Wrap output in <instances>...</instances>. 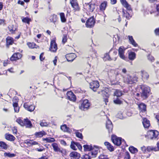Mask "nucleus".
<instances>
[{
    "label": "nucleus",
    "mask_w": 159,
    "mask_h": 159,
    "mask_svg": "<svg viewBox=\"0 0 159 159\" xmlns=\"http://www.w3.org/2000/svg\"><path fill=\"white\" fill-rule=\"evenodd\" d=\"M140 88L142 90L141 92V97L143 99L147 98L150 94V88L145 85H141Z\"/></svg>",
    "instance_id": "nucleus-1"
},
{
    "label": "nucleus",
    "mask_w": 159,
    "mask_h": 159,
    "mask_svg": "<svg viewBox=\"0 0 159 159\" xmlns=\"http://www.w3.org/2000/svg\"><path fill=\"white\" fill-rule=\"evenodd\" d=\"M16 121L21 126H25L26 127L28 128H31L32 126L31 122L28 119H24V120H22L18 119Z\"/></svg>",
    "instance_id": "nucleus-2"
},
{
    "label": "nucleus",
    "mask_w": 159,
    "mask_h": 159,
    "mask_svg": "<svg viewBox=\"0 0 159 159\" xmlns=\"http://www.w3.org/2000/svg\"><path fill=\"white\" fill-rule=\"evenodd\" d=\"M138 77L135 76L128 75L124 80V82L127 84H132L137 81Z\"/></svg>",
    "instance_id": "nucleus-3"
},
{
    "label": "nucleus",
    "mask_w": 159,
    "mask_h": 159,
    "mask_svg": "<svg viewBox=\"0 0 159 159\" xmlns=\"http://www.w3.org/2000/svg\"><path fill=\"white\" fill-rule=\"evenodd\" d=\"M158 132L157 130H151L147 133L148 138L151 139H155L158 135Z\"/></svg>",
    "instance_id": "nucleus-4"
},
{
    "label": "nucleus",
    "mask_w": 159,
    "mask_h": 159,
    "mask_svg": "<svg viewBox=\"0 0 159 159\" xmlns=\"http://www.w3.org/2000/svg\"><path fill=\"white\" fill-rule=\"evenodd\" d=\"M117 54V52H114L111 57L108 54L106 53L103 59L105 61L108 60L109 61L113 60L115 61L116 59Z\"/></svg>",
    "instance_id": "nucleus-5"
},
{
    "label": "nucleus",
    "mask_w": 159,
    "mask_h": 159,
    "mask_svg": "<svg viewBox=\"0 0 159 159\" xmlns=\"http://www.w3.org/2000/svg\"><path fill=\"white\" fill-rule=\"evenodd\" d=\"M111 140L114 144L116 146H119L121 144L122 138L120 137L113 135L111 136Z\"/></svg>",
    "instance_id": "nucleus-6"
},
{
    "label": "nucleus",
    "mask_w": 159,
    "mask_h": 159,
    "mask_svg": "<svg viewBox=\"0 0 159 159\" xmlns=\"http://www.w3.org/2000/svg\"><path fill=\"white\" fill-rule=\"evenodd\" d=\"M89 106L90 104L88 100L85 99L84 100L81 105L79 106V108L81 110L84 111L87 109Z\"/></svg>",
    "instance_id": "nucleus-7"
},
{
    "label": "nucleus",
    "mask_w": 159,
    "mask_h": 159,
    "mask_svg": "<svg viewBox=\"0 0 159 159\" xmlns=\"http://www.w3.org/2000/svg\"><path fill=\"white\" fill-rule=\"evenodd\" d=\"M138 107L140 110V115H145L146 113V105L144 103H141L138 105Z\"/></svg>",
    "instance_id": "nucleus-8"
},
{
    "label": "nucleus",
    "mask_w": 159,
    "mask_h": 159,
    "mask_svg": "<svg viewBox=\"0 0 159 159\" xmlns=\"http://www.w3.org/2000/svg\"><path fill=\"white\" fill-rule=\"evenodd\" d=\"M99 86V82L97 81H92L90 83V88L93 91H96Z\"/></svg>",
    "instance_id": "nucleus-9"
},
{
    "label": "nucleus",
    "mask_w": 159,
    "mask_h": 159,
    "mask_svg": "<svg viewBox=\"0 0 159 159\" xmlns=\"http://www.w3.org/2000/svg\"><path fill=\"white\" fill-rule=\"evenodd\" d=\"M95 23V21L93 17L88 19L86 22V25L87 27L92 28L93 27Z\"/></svg>",
    "instance_id": "nucleus-10"
},
{
    "label": "nucleus",
    "mask_w": 159,
    "mask_h": 159,
    "mask_svg": "<svg viewBox=\"0 0 159 159\" xmlns=\"http://www.w3.org/2000/svg\"><path fill=\"white\" fill-rule=\"evenodd\" d=\"M126 49V48H125L124 47L121 46L118 49L119 55L120 58L123 60H125L126 58L124 55L125 51Z\"/></svg>",
    "instance_id": "nucleus-11"
},
{
    "label": "nucleus",
    "mask_w": 159,
    "mask_h": 159,
    "mask_svg": "<svg viewBox=\"0 0 159 159\" xmlns=\"http://www.w3.org/2000/svg\"><path fill=\"white\" fill-rule=\"evenodd\" d=\"M70 3L75 11H78L80 10V8L77 0H72L70 1Z\"/></svg>",
    "instance_id": "nucleus-12"
},
{
    "label": "nucleus",
    "mask_w": 159,
    "mask_h": 159,
    "mask_svg": "<svg viewBox=\"0 0 159 159\" xmlns=\"http://www.w3.org/2000/svg\"><path fill=\"white\" fill-rule=\"evenodd\" d=\"M57 46L54 40H52L51 42L50 46L49 48V50L54 52H56L57 49Z\"/></svg>",
    "instance_id": "nucleus-13"
},
{
    "label": "nucleus",
    "mask_w": 159,
    "mask_h": 159,
    "mask_svg": "<svg viewBox=\"0 0 159 159\" xmlns=\"http://www.w3.org/2000/svg\"><path fill=\"white\" fill-rule=\"evenodd\" d=\"M66 95L68 98L70 100L73 101H75L76 100V96L71 91L67 92Z\"/></svg>",
    "instance_id": "nucleus-14"
},
{
    "label": "nucleus",
    "mask_w": 159,
    "mask_h": 159,
    "mask_svg": "<svg viewBox=\"0 0 159 159\" xmlns=\"http://www.w3.org/2000/svg\"><path fill=\"white\" fill-rule=\"evenodd\" d=\"M22 57V55L19 52L15 53L11 57L10 60L11 61H16L20 59Z\"/></svg>",
    "instance_id": "nucleus-15"
},
{
    "label": "nucleus",
    "mask_w": 159,
    "mask_h": 159,
    "mask_svg": "<svg viewBox=\"0 0 159 159\" xmlns=\"http://www.w3.org/2000/svg\"><path fill=\"white\" fill-rule=\"evenodd\" d=\"M70 159H79L80 154L76 152H73L70 153Z\"/></svg>",
    "instance_id": "nucleus-16"
},
{
    "label": "nucleus",
    "mask_w": 159,
    "mask_h": 159,
    "mask_svg": "<svg viewBox=\"0 0 159 159\" xmlns=\"http://www.w3.org/2000/svg\"><path fill=\"white\" fill-rule=\"evenodd\" d=\"M76 57V55L73 53H70L66 56V59L68 61H72Z\"/></svg>",
    "instance_id": "nucleus-17"
},
{
    "label": "nucleus",
    "mask_w": 159,
    "mask_h": 159,
    "mask_svg": "<svg viewBox=\"0 0 159 159\" xmlns=\"http://www.w3.org/2000/svg\"><path fill=\"white\" fill-rule=\"evenodd\" d=\"M106 127L109 133L112 132L113 129V125L109 119L107 120L106 122Z\"/></svg>",
    "instance_id": "nucleus-18"
},
{
    "label": "nucleus",
    "mask_w": 159,
    "mask_h": 159,
    "mask_svg": "<svg viewBox=\"0 0 159 159\" xmlns=\"http://www.w3.org/2000/svg\"><path fill=\"white\" fill-rule=\"evenodd\" d=\"M142 79L143 80H148L149 77V75L148 73L145 70H141L140 71Z\"/></svg>",
    "instance_id": "nucleus-19"
},
{
    "label": "nucleus",
    "mask_w": 159,
    "mask_h": 159,
    "mask_svg": "<svg viewBox=\"0 0 159 159\" xmlns=\"http://www.w3.org/2000/svg\"><path fill=\"white\" fill-rule=\"evenodd\" d=\"M24 107L26 110L30 112L33 111L35 109V106L34 105H28L27 103L24 104Z\"/></svg>",
    "instance_id": "nucleus-20"
},
{
    "label": "nucleus",
    "mask_w": 159,
    "mask_h": 159,
    "mask_svg": "<svg viewBox=\"0 0 159 159\" xmlns=\"http://www.w3.org/2000/svg\"><path fill=\"white\" fill-rule=\"evenodd\" d=\"M52 146L53 148L54 151L56 152H60L62 153V151L61 150L60 148L59 147V146L58 144L56 143H53L52 144Z\"/></svg>",
    "instance_id": "nucleus-21"
},
{
    "label": "nucleus",
    "mask_w": 159,
    "mask_h": 159,
    "mask_svg": "<svg viewBox=\"0 0 159 159\" xmlns=\"http://www.w3.org/2000/svg\"><path fill=\"white\" fill-rule=\"evenodd\" d=\"M120 1L122 5L127 10L129 11L131 10L130 5L127 3L126 0H120Z\"/></svg>",
    "instance_id": "nucleus-22"
},
{
    "label": "nucleus",
    "mask_w": 159,
    "mask_h": 159,
    "mask_svg": "<svg viewBox=\"0 0 159 159\" xmlns=\"http://www.w3.org/2000/svg\"><path fill=\"white\" fill-rule=\"evenodd\" d=\"M102 93L104 98V101L105 102L106 104H107V102H108V98L109 97V94L104 91H102Z\"/></svg>",
    "instance_id": "nucleus-23"
},
{
    "label": "nucleus",
    "mask_w": 159,
    "mask_h": 159,
    "mask_svg": "<svg viewBox=\"0 0 159 159\" xmlns=\"http://www.w3.org/2000/svg\"><path fill=\"white\" fill-rule=\"evenodd\" d=\"M91 150H92V151L91 152H89V155L92 156V157H96L98 154V148H96L95 149L92 148Z\"/></svg>",
    "instance_id": "nucleus-24"
},
{
    "label": "nucleus",
    "mask_w": 159,
    "mask_h": 159,
    "mask_svg": "<svg viewBox=\"0 0 159 159\" xmlns=\"http://www.w3.org/2000/svg\"><path fill=\"white\" fill-rule=\"evenodd\" d=\"M104 144L106 146L107 149L110 151L112 152L114 150V147L108 142H105Z\"/></svg>",
    "instance_id": "nucleus-25"
},
{
    "label": "nucleus",
    "mask_w": 159,
    "mask_h": 159,
    "mask_svg": "<svg viewBox=\"0 0 159 159\" xmlns=\"http://www.w3.org/2000/svg\"><path fill=\"white\" fill-rule=\"evenodd\" d=\"M142 123L144 127L145 128H148L150 125L149 121L146 118H143Z\"/></svg>",
    "instance_id": "nucleus-26"
},
{
    "label": "nucleus",
    "mask_w": 159,
    "mask_h": 159,
    "mask_svg": "<svg viewBox=\"0 0 159 159\" xmlns=\"http://www.w3.org/2000/svg\"><path fill=\"white\" fill-rule=\"evenodd\" d=\"M25 143L27 144L29 146L35 145L39 144L38 143H37V142L34 141L33 140H25Z\"/></svg>",
    "instance_id": "nucleus-27"
},
{
    "label": "nucleus",
    "mask_w": 159,
    "mask_h": 159,
    "mask_svg": "<svg viewBox=\"0 0 159 159\" xmlns=\"http://www.w3.org/2000/svg\"><path fill=\"white\" fill-rule=\"evenodd\" d=\"M128 38L129 39V42L133 45L135 47H137L138 46V44L136 43L132 36L129 35L128 36Z\"/></svg>",
    "instance_id": "nucleus-28"
},
{
    "label": "nucleus",
    "mask_w": 159,
    "mask_h": 159,
    "mask_svg": "<svg viewBox=\"0 0 159 159\" xmlns=\"http://www.w3.org/2000/svg\"><path fill=\"white\" fill-rule=\"evenodd\" d=\"M5 137L6 139L11 141H13L16 139L13 135L10 134H6Z\"/></svg>",
    "instance_id": "nucleus-29"
},
{
    "label": "nucleus",
    "mask_w": 159,
    "mask_h": 159,
    "mask_svg": "<svg viewBox=\"0 0 159 159\" xmlns=\"http://www.w3.org/2000/svg\"><path fill=\"white\" fill-rule=\"evenodd\" d=\"M61 129L64 132H66L68 133H70L71 130L69 127H67L66 125H64L61 126Z\"/></svg>",
    "instance_id": "nucleus-30"
},
{
    "label": "nucleus",
    "mask_w": 159,
    "mask_h": 159,
    "mask_svg": "<svg viewBox=\"0 0 159 159\" xmlns=\"http://www.w3.org/2000/svg\"><path fill=\"white\" fill-rule=\"evenodd\" d=\"M7 47L8 48L9 45H12L14 42V41L12 38L8 37L6 39Z\"/></svg>",
    "instance_id": "nucleus-31"
},
{
    "label": "nucleus",
    "mask_w": 159,
    "mask_h": 159,
    "mask_svg": "<svg viewBox=\"0 0 159 159\" xmlns=\"http://www.w3.org/2000/svg\"><path fill=\"white\" fill-rule=\"evenodd\" d=\"M128 56L130 60H133L135 58L136 54L134 52H131L129 53Z\"/></svg>",
    "instance_id": "nucleus-32"
},
{
    "label": "nucleus",
    "mask_w": 159,
    "mask_h": 159,
    "mask_svg": "<svg viewBox=\"0 0 159 159\" xmlns=\"http://www.w3.org/2000/svg\"><path fill=\"white\" fill-rule=\"evenodd\" d=\"M129 150L131 153L133 154H135L136 153L138 152V149L132 146H130L129 147Z\"/></svg>",
    "instance_id": "nucleus-33"
},
{
    "label": "nucleus",
    "mask_w": 159,
    "mask_h": 159,
    "mask_svg": "<svg viewBox=\"0 0 159 159\" xmlns=\"http://www.w3.org/2000/svg\"><path fill=\"white\" fill-rule=\"evenodd\" d=\"M107 5V2L104 1L102 3L100 7V9L101 11H104Z\"/></svg>",
    "instance_id": "nucleus-34"
},
{
    "label": "nucleus",
    "mask_w": 159,
    "mask_h": 159,
    "mask_svg": "<svg viewBox=\"0 0 159 159\" xmlns=\"http://www.w3.org/2000/svg\"><path fill=\"white\" fill-rule=\"evenodd\" d=\"M60 15L61 21L63 23L65 22L66 21V19L65 17L64 13L62 12L60 13Z\"/></svg>",
    "instance_id": "nucleus-35"
},
{
    "label": "nucleus",
    "mask_w": 159,
    "mask_h": 159,
    "mask_svg": "<svg viewBox=\"0 0 159 159\" xmlns=\"http://www.w3.org/2000/svg\"><path fill=\"white\" fill-rule=\"evenodd\" d=\"M87 6L90 11H93L95 8L94 4L88 3Z\"/></svg>",
    "instance_id": "nucleus-36"
},
{
    "label": "nucleus",
    "mask_w": 159,
    "mask_h": 159,
    "mask_svg": "<svg viewBox=\"0 0 159 159\" xmlns=\"http://www.w3.org/2000/svg\"><path fill=\"white\" fill-rule=\"evenodd\" d=\"M122 94L121 91L119 90L116 89L114 92V95L116 96L117 97L121 96Z\"/></svg>",
    "instance_id": "nucleus-37"
},
{
    "label": "nucleus",
    "mask_w": 159,
    "mask_h": 159,
    "mask_svg": "<svg viewBox=\"0 0 159 159\" xmlns=\"http://www.w3.org/2000/svg\"><path fill=\"white\" fill-rule=\"evenodd\" d=\"M44 141H46L48 143H52L55 141V139L53 138L48 137L43 139Z\"/></svg>",
    "instance_id": "nucleus-38"
},
{
    "label": "nucleus",
    "mask_w": 159,
    "mask_h": 159,
    "mask_svg": "<svg viewBox=\"0 0 159 159\" xmlns=\"http://www.w3.org/2000/svg\"><path fill=\"white\" fill-rule=\"evenodd\" d=\"M84 151H90L92 149V147L91 145H84L83 146Z\"/></svg>",
    "instance_id": "nucleus-39"
},
{
    "label": "nucleus",
    "mask_w": 159,
    "mask_h": 159,
    "mask_svg": "<svg viewBox=\"0 0 159 159\" xmlns=\"http://www.w3.org/2000/svg\"><path fill=\"white\" fill-rule=\"evenodd\" d=\"M147 152H149L151 151H156V148L155 147H153L152 146H148L146 147Z\"/></svg>",
    "instance_id": "nucleus-40"
},
{
    "label": "nucleus",
    "mask_w": 159,
    "mask_h": 159,
    "mask_svg": "<svg viewBox=\"0 0 159 159\" xmlns=\"http://www.w3.org/2000/svg\"><path fill=\"white\" fill-rule=\"evenodd\" d=\"M156 9L157 11H150V14H152L153 13L155 16H159V4L157 6Z\"/></svg>",
    "instance_id": "nucleus-41"
},
{
    "label": "nucleus",
    "mask_w": 159,
    "mask_h": 159,
    "mask_svg": "<svg viewBox=\"0 0 159 159\" xmlns=\"http://www.w3.org/2000/svg\"><path fill=\"white\" fill-rule=\"evenodd\" d=\"M9 30L11 33H13L16 29V26L13 25H10L8 27Z\"/></svg>",
    "instance_id": "nucleus-42"
},
{
    "label": "nucleus",
    "mask_w": 159,
    "mask_h": 159,
    "mask_svg": "<svg viewBox=\"0 0 159 159\" xmlns=\"http://www.w3.org/2000/svg\"><path fill=\"white\" fill-rule=\"evenodd\" d=\"M0 147L4 149H6L8 148L7 145L3 141H0Z\"/></svg>",
    "instance_id": "nucleus-43"
},
{
    "label": "nucleus",
    "mask_w": 159,
    "mask_h": 159,
    "mask_svg": "<svg viewBox=\"0 0 159 159\" xmlns=\"http://www.w3.org/2000/svg\"><path fill=\"white\" fill-rule=\"evenodd\" d=\"M45 134L44 131H40L39 132H36L35 133V135L37 137H41Z\"/></svg>",
    "instance_id": "nucleus-44"
},
{
    "label": "nucleus",
    "mask_w": 159,
    "mask_h": 159,
    "mask_svg": "<svg viewBox=\"0 0 159 159\" xmlns=\"http://www.w3.org/2000/svg\"><path fill=\"white\" fill-rule=\"evenodd\" d=\"M31 21V19L27 17H24L22 19V21L24 23H26L29 24L30 22Z\"/></svg>",
    "instance_id": "nucleus-45"
},
{
    "label": "nucleus",
    "mask_w": 159,
    "mask_h": 159,
    "mask_svg": "<svg viewBox=\"0 0 159 159\" xmlns=\"http://www.w3.org/2000/svg\"><path fill=\"white\" fill-rule=\"evenodd\" d=\"M27 45L30 48H36V44L34 43H31L28 42L27 43Z\"/></svg>",
    "instance_id": "nucleus-46"
},
{
    "label": "nucleus",
    "mask_w": 159,
    "mask_h": 159,
    "mask_svg": "<svg viewBox=\"0 0 159 159\" xmlns=\"http://www.w3.org/2000/svg\"><path fill=\"white\" fill-rule=\"evenodd\" d=\"M14 108L15 112H18L19 111V108L18 106V104H15L13 105Z\"/></svg>",
    "instance_id": "nucleus-47"
},
{
    "label": "nucleus",
    "mask_w": 159,
    "mask_h": 159,
    "mask_svg": "<svg viewBox=\"0 0 159 159\" xmlns=\"http://www.w3.org/2000/svg\"><path fill=\"white\" fill-rule=\"evenodd\" d=\"M81 158L82 159H91V155H89V153L88 154H85L82 156Z\"/></svg>",
    "instance_id": "nucleus-48"
},
{
    "label": "nucleus",
    "mask_w": 159,
    "mask_h": 159,
    "mask_svg": "<svg viewBox=\"0 0 159 159\" xmlns=\"http://www.w3.org/2000/svg\"><path fill=\"white\" fill-rule=\"evenodd\" d=\"M4 156L5 157H13L15 156V154L13 153H10L5 152L4 153Z\"/></svg>",
    "instance_id": "nucleus-49"
},
{
    "label": "nucleus",
    "mask_w": 159,
    "mask_h": 159,
    "mask_svg": "<svg viewBox=\"0 0 159 159\" xmlns=\"http://www.w3.org/2000/svg\"><path fill=\"white\" fill-rule=\"evenodd\" d=\"M76 142H72L70 144V148L74 150H76V148L75 146H76Z\"/></svg>",
    "instance_id": "nucleus-50"
},
{
    "label": "nucleus",
    "mask_w": 159,
    "mask_h": 159,
    "mask_svg": "<svg viewBox=\"0 0 159 159\" xmlns=\"http://www.w3.org/2000/svg\"><path fill=\"white\" fill-rule=\"evenodd\" d=\"M113 101L114 103L116 104H120L122 102L118 98H116V99H114Z\"/></svg>",
    "instance_id": "nucleus-51"
},
{
    "label": "nucleus",
    "mask_w": 159,
    "mask_h": 159,
    "mask_svg": "<svg viewBox=\"0 0 159 159\" xmlns=\"http://www.w3.org/2000/svg\"><path fill=\"white\" fill-rule=\"evenodd\" d=\"M76 136L77 137L80 139H82L83 136L81 133L79 132L78 130H76L75 132Z\"/></svg>",
    "instance_id": "nucleus-52"
},
{
    "label": "nucleus",
    "mask_w": 159,
    "mask_h": 159,
    "mask_svg": "<svg viewBox=\"0 0 159 159\" xmlns=\"http://www.w3.org/2000/svg\"><path fill=\"white\" fill-rule=\"evenodd\" d=\"M56 16L55 15H53L50 17V20L51 22H53L54 23L56 22Z\"/></svg>",
    "instance_id": "nucleus-53"
},
{
    "label": "nucleus",
    "mask_w": 159,
    "mask_h": 159,
    "mask_svg": "<svg viewBox=\"0 0 159 159\" xmlns=\"http://www.w3.org/2000/svg\"><path fill=\"white\" fill-rule=\"evenodd\" d=\"M67 35L66 34H63L62 37V43L64 44L67 41Z\"/></svg>",
    "instance_id": "nucleus-54"
},
{
    "label": "nucleus",
    "mask_w": 159,
    "mask_h": 159,
    "mask_svg": "<svg viewBox=\"0 0 159 159\" xmlns=\"http://www.w3.org/2000/svg\"><path fill=\"white\" fill-rule=\"evenodd\" d=\"M123 16L125 17L126 18L128 19H129L130 18V16L129 13L127 12H125L123 10Z\"/></svg>",
    "instance_id": "nucleus-55"
},
{
    "label": "nucleus",
    "mask_w": 159,
    "mask_h": 159,
    "mask_svg": "<svg viewBox=\"0 0 159 159\" xmlns=\"http://www.w3.org/2000/svg\"><path fill=\"white\" fill-rule=\"evenodd\" d=\"M13 105L15 104H18V98L17 97H15L13 99Z\"/></svg>",
    "instance_id": "nucleus-56"
},
{
    "label": "nucleus",
    "mask_w": 159,
    "mask_h": 159,
    "mask_svg": "<svg viewBox=\"0 0 159 159\" xmlns=\"http://www.w3.org/2000/svg\"><path fill=\"white\" fill-rule=\"evenodd\" d=\"M40 125L42 127H47L48 125V124L47 122L43 121L41 122L40 123Z\"/></svg>",
    "instance_id": "nucleus-57"
},
{
    "label": "nucleus",
    "mask_w": 159,
    "mask_h": 159,
    "mask_svg": "<svg viewBox=\"0 0 159 159\" xmlns=\"http://www.w3.org/2000/svg\"><path fill=\"white\" fill-rule=\"evenodd\" d=\"M140 148L141 150L143 152V153H145L146 152H147L146 147L145 146H143L141 147Z\"/></svg>",
    "instance_id": "nucleus-58"
},
{
    "label": "nucleus",
    "mask_w": 159,
    "mask_h": 159,
    "mask_svg": "<svg viewBox=\"0 0 159 159\" xmlns=\"http://www.w3.org/2000/svg\"><path fill=\"white\" fill-rule=\"evenodd\" d=\"M125 159H130V156L129 153L128 152H126L125 153Z\"/></svg>",
    "instance_id": "nucleus-59"
},
{
    "label": "nucleus",
    "mask_w": 159,
    "mask_h": 159,
    "mask_svg": "<svg viewBox=\"0 0 159 159\" xmlns=\"http://www.w3.org/2000/svg\"><path fill=\"white\" fill-rule=\"evenodd\" d=\"M148 59L151 61H154V58L151 55H149L148 56Z\"/></svg>",
    "instance_id": "nucleus-60"
},
{
    "label": "nucleus",
    "mask_w": 159,
    "mask_h": 159,
    "mask_svg": "<svg viewBox=\"0 0 159 159\" xmlns=\"http://www.w3.org/2000/svg\"><path fill=\"white\" fill-rule=\"evenodd\" d=\"M76 146L77 147V148H79V149L80 150H81L82 149V147L80 145V144L76 142Z\"/></svg>",
    "instance_id": "nucleus-61"
},
{
    "label": "nucleus",
    "mask_w": 159,
    "mask_h": 159,
    "mask_svg": "<svg viewBox=\"0 0 159 159\" xmlns=\"http://www.w3.org/2000/svg\"><path fill=\"white\" fill-rule=\"evenodd\" d=\"M155 33L156 35H159V27L156 29L155 30Z\"/></svg>",
    "instance_id": "nucleus-62"
},
{
    "label": "nucleus",
    "mask_w": 159,
    "mask_h": 159,
    "mask_svg": "<svg viewBox=\"0 0 159 159\" xmlns=\"http://www.w3.org/2000/svg\"><path fill=\"white\" fill-rule=\"evenodd\" d=\"M34 2H35V3L34 5V7L37 8L38 7V0H35Z\"/></svg>",
    "instance_id": "nucleus-63"
},
{
    "label": "nucleus",
    "mask_w": 159,
    "mask_h": 159,
    "mask_svg": "<svg viewBox=\"0 0 159 159\" xmlns=\"http://www.w3.org/2000/svg\"><path fill=\"white\" fill-rule=\"evenodd\" d=\"M44 53L43 52L40 55L39 58L41 61H43L44 59V57H43Z\"/></svg>",
    "instance_id": "nucleus-64"
}]
</instances>
